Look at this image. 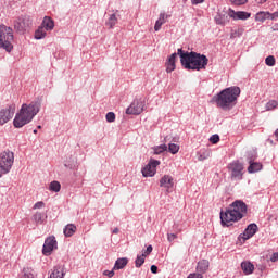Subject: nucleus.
I'll return each mask as SVG.
<instances>
[{
	"mask_svg": "<svg viewBox=\"0 0 278 278\" xmlns=\"http://www.w3.org/2000/svg\"><path fill=\"white\" fill-rule=\"evenodd\" d=\"M247 214V203L242 200L232 202L225 212H220V220L224 227H231L233 223L242 220Z\"/></svg>",
	"mask_w": 278,
	"mask_h": 278,
	"instance_id": "nucleus-1",
	"label": "nucleus"
},
{
	"mask_svg": "<svg viewBox=\"0 0 278 278\" xmlns=\"http://www.w3.org/2000/svg\"><path fill=\"white\" fill-rule=\"evenodd\" d=\"M178 55L180 56L181 65L187 71H202L207 66L210 60L204 54L197 52H184L182 49H178Z\"/></svg>",
	"mask_w": 278,
	"mask_h": 278,
	"instance_id": "nucleus-2",
	"label": "nucleus"
},
{
	"mask_svg": "<svg viewBox=\"0 0 278 278\" xmlns=\"http://www.w3.org/2000/svg\"><path fill=\"white\" fill-rule=\"evenodd\" d=\"M240 92V87H229L222 90L213 99L217 108H220V110H224L225 112H229V110H233V108H236Z\"/></svg>",
	"mask_w": 278,
	"mask_h": 278,
	"instance_id": "nucleus-3",
	"label": "nucleus"
},
{
	"mask_svg": "<svg viewBox=\"0 0 278 278\" xmlns=\"http://www.w3.org/2000/svg\"><path fill=\"white\" fill-rule=\"evenodd\" d=\"M38 112H40V103L38 102L22 104L20 112L16 113L13 119V126L15 129H21L22 127H25V125H29Z\"/></svg>",
	"mask_w": 278,
	"mask_h": 278,
	"instance_id": "nucleus-4",
	"label": "nucleus"
},
{
	"mask_svg": "<svg viewBox=\"0 0 278 278\" xmlns=\"http://www.w3.org/2000/svg\"><path fill=\"white\" fill-rule=\"evenodd\" d=\"M14 30L5 24L0 25V49H4L7 53H11L14 49Z\"/></svg>",
	"mask_w": 278,
	"mask_h": 278,
	"instance_id": "nucleus-5",
	"label": "nucleus"
},
{
	"mask_svg": "<svg viewBox=\"0 0 278 278\" xmlns=\"http://www.w3.org/2000/svg\"><path fill=\"white\" fill-rule=\"evenodd\" d=\"M14 166V152L7 150L0 153V173L8 175Z\"/></svg>",
	"mask_w": 278,
	"mask_h": 278,
	"instance_id": "nucleus-6",
	"label": "nucleus"
},
{
	"mask_svg": "<svg viewBox=\"0 0 278 278\" xmlns=\"http://www.w3.org/2000/svg\"><path fill=\"white\" fill-rule=\"evenodd\" d=\"M31 25H34V23L31 17L28 15L17 17L13 23V27L16 34H21L22 36L31 29Z\"/></svg>",
	"mask_w": 278,
	"mask_h": 278,
	"instance_id": "nucleus-7",
	"label": "nucleus"
},
{
	"mask_svg": "<svg viewBox=\"0 0 278 278\" xmlns=\"http://www.w3.org/2000/svg\"><path fill=\"white\" fill-rule=\"evenodd\" d=\"M228 170L231 179H237L240 181V179H242V170H244V165L240 163V161H233L228 165Z\"/></svg>",
	"mask_w": 278,
	"mask_h": 278,
	"instance_id": "nucleus-8",
	"label": "nucleus"
},
{
	"mask_svg": "<svg viewBox=\"0 0 278 278\" xmlns=\"http://www.w3.org/2000/svg\"><path fill=\"white\" fill-rule=\"evenodd\" d=\"M16 112V105L11 104L5 109L0 110V125H5L14 118V113Z\"/></svg>",
	"mask_w": 278,
	"mask_h": 278,
	"instance_id": "nucleus-9",
	"label": "nucleus"
},
{
	"mask_svg": "<svg viewBox=\"0 0 278 278\" xmlns=\"http://www.w3.org/2000/svg\"><path fill=\"white\" fill-rule=\"evenodd\" d=\"M144 112V101L142 99H135L131 104L126 109V114L138 116Z\"/></svg>",
	"mask_w": 278,
	"mask_h": 278,
	"instance_id": "nucleus-10",
	"label": "nucleus"
},
{
	"mask_svg": "<svg viewBox=\"0 0 278 278\" xmlns=\"http://www.w3.org/2000/svg\"><path fill=\"white\" fill-rule=\"evenodd\" d=\"M157 166H160V161L151 159L141 170L143 177H155V173H157Z\"/></svg>",
	"mask_w": 278,
	"mask_h": 278,
	"instance_id": "nucleus-11",
	"label": "nucleus"
},
{
	"mask_svg": "<svg viewBox=\"0 0 278 278\" xmlns=\"http://www.w3.org/2000/svg\"><path fill=\"white\" fill-rule=\"evenodd\" d=\"M54 249H58V241L55 240V237H49L46 239L43 243L42 253L46 256L51 255L53 253Z\"/></svg>",
	"mask_w": 278,
	"mask_h": 278,
	"instance_id": "nucleus-12",
	"label": "nucleus"
},
{
	"mask_svg": "<svg viewBox=\"0 0 278 278\" xmlns=\"http://www.w3.org/2000/svg\"><path fill=\"white\" fill-rule=\"evenodd\" d=\"M228 16L233 18V21H247L248 18H251V13L244 11H233L229 9Z\"/></svg>",
	"mask_w": 278,
	"mask_h": 278,
	"instance_id": "nucleus-13",
	"label": "nucleus"
},
{
	"mask_svg": "<svg viewBox=\"0 0 278 278\" xmlns=\"http://www.w3.org/2000/svg\"><path fill=\"white\" fill-rule=\"evenodd\" d=\"M174 186H175V179H173V176H170V175H164L160 179V187L165 188L166 192H170V190H173Z\"/></svg>",
	"mask_w": 278,
	"mask_h": 278,
	"instance_id": "nucleus-14",
	"label": "nucleus"
},
{
	"mask_svg": "<svg viewBox=\"0 0 278 278\" xmlns=\"http://www.w3.org/2000/svg\"><path fill=\"white\" fill-rule=\"evenodd\" d=\"M255 233H257V224H250L244 232L242 235H240V238H242L243 241H247L251 238H253V236H255Z\"/></svg>",
	"mask_w": 278,
	"mask_h": 278,
	"instance_id": "nucleus-15",
	"label": "nucleus"
},
{
	"mask_svg": "<svg viewBox=\"0 0 278 278\" xmlns=\"http://www.w3.org/2000/svg\"><path fill=\"white\" fill-rule=\"evenodd\" d=\"M177 55H179V50L177 51V53H173L167 62H166V73H173V71H175V62L177 60Z\"/></svg>",
	"mask_w": 278,
	"mask_h": 278,
	"instance_id": "nucleus-16",
	"label": "nucleus"
},
{
	"mask_svg": "<svg viewBox=\"0 0 278 278\" xmlns=\"http://www.w3.org/2000/svg\"><path fill=\"white\" fill-rule=\"evenodd\" d=\"M76 231H77V226H75V224H67L63 229V233L65 238H72V236H75Z\"/></svg>",
	"mask_w": 278,
	"mask_h": 278,
	"instance_id": "nucleus-17",
	"label": "nucleus"
},
{
	"mask_svg": "<svg viewBox=\"0 0 278 278\" xmlns=\"http://www.w3.org/2000/svg\"><path fill=\"white\" fill-rule=\"evenodd\" d=\"M166 21H168V15H166V13H161L154 25V31H160V29H162V25H164Z\"/></svg>",
	"mask_w": 278,
	"mask_h": 278,
	"instance_id": "nucleus-18",
	"label": "nucleus"
},
{
	"mask_svg": "<svg viewBox=\"0 0 278 278\" xmlns=\"http://www.w3.org/2000/svg\"><path fill=\"white\" fill-rule=\"evenodd\" d=\"M41 26L47 30V31H52L53 27H55V23L53 20L49 16H45L43 21L41 23Z\"/></svg>",
	"mask_w": 278,
	"mask_h": 278,
	"instance_id": "nucleus-19",
	"label": "nucleus"
},
{
	"mask_svg": "<svg viewBox=\"0 0 278 278\" xmlns=\"http://www.w3.org/2000/svg\"><path fill=\"white\" fill-rule=\"evenodd\" d=\"M127 264H129V260L127 257L117 258L114 264L113 270H123V268H125Z\"/></svg>",
	"mask_w": 278,
	"mask_h": 278,
	"instance_id": "nucleus-20",
	"label": "nucleus"
},
{
	"mask_svg": "<svg viewBox=\"0 0 278 278\" xmlns=\"http://www.w3.org/2000/svg\"><path fill=\"white\" fill-rule=\"evenodd\" d=\"M241 268H242L244 275H251V274H253V270H255V266L251 262H242Z\"/></svg>",
	"mask_w": 278,
	"mask_h": 278,
	"instance_id": "nucleus-21",
	"label": "nucleus"
},
{
	"mask_svg": "<svg viewBox=\"0 0 278 278\" xmlns=\"http://www.w3.org/2000/svg\"><path fill=\"white\" fill-rule=\"evenodd\" d=\"M33 220H34V223H36V225H42V223H45V220H47V215H45V213H42V212H36L33 215Z\"/></svg>",
	"mask_w": 278,
	"mask_h": 278,
	"instance_id": "nucleus-22",
	"label": "nucleus"
},
{
	"mask_svg": "<svg viewBox=\"0 0 278 278\" xmlns=\"http://www.w3.org/2000/svg\"><path fill=\"white\" fill-rule=\"evenodd\" d=\"M268 18H270V12L260 11L255 15V21L258 23H264V21H268Z\"/></svg>",
	"mask_w": 278,
	"mask_h": 278,
	"instance_id": "nucleus-23",
	"label": "nucleus"
},
{
	"mask_svg": "<svg viewBox=\"0 0 278 278\" xmlns=\"http://www.w3.org/2000/svg\"><path fill=\"white\" fill-rule=\"evenodd\" d=\"M50 278H64V267L56 266L50 274Z\"/></svg>",
	"mask_w": 278,
	"mask_h": 278,
	"instance_id": "nucleus-24",
	"label": "nucleus"
},
{
	"mask_svg": "<svg viewBox=\"0 0 278 278\" xmlns=\"http://www.w3.org/2000/svg\"><path fill=\"white\" fill-rule=\"evenodd\" d=\"M210 268V261L202 260L198 263L197 270L198 273H205Z\"/></svg>",
	"mask_w": 278,
	"mask_h": 278,
	"instance_id": "nucleus-25",
	"label": "nucleus"
},
{
	"mask_svg": "<svg viewBox=\"0 0 278 278\" xmlns=\"http://www.w3.org/2000/svg\"><path fill=\"white\" fill-rule=\"evenodd\" d=\"M47 31L42 26H39L38 29L35 31V39L42 40V38H47Z\"/></svg>",
	"mask_w": 278,
	"mask_h": 278,
	"instance_id": "nucleus-26",
	"label": "nucleus"
},
{
	"mask_svg": "<svg viewBox=\"0 0 278 278\" xmlns=\"http://www.w3.org/2000/svg\"><path fill=\"white\" fill-rule=\"evenodd\" d=\"M262 170V163H251L248 167L249 173H257Z\"/></svg>",
	"mask_w": 278,
	"mask_h": 278,
	"instance_id": "nucleus-27",
	"label": "nucleus"
},
{
	"mask_svg": "<svg viewBox=\"0 0 278 278\" xmlns=\"http://www.w3.org/2000/svg\"><path fill=\"white\" fill-rule=\"evenodd\" d=\"M62 189V185H60L59 181H52L49 186V190L51 192H60V190Z\"/></svg>",
	"mask_w": 278,
	"mask_h": 278,
	"instance_id": "nucleus-28",
	"label": "nucleus"
},
{
	"mask_svg": "<svg viewBox=\"0 0 278 278\" xmlns=\"http://www.w3.org/2000/svg\"><path fill=\"white\" fill-rule=\"evenodd\" d=\"M244 34V28L240 27L237 29H232L230 33V38H240Z\"/></svg>",
	"mask_w": 278,
	"mask_h": 278,
	"instance_id": "nucleus-29",
	"label": "nucleus"
},
{
	"mask_svg": "<svg viewBox=\"0 0 278 278\" xmlns=\"http://www.w3.org/2000/svg\"><path fill=\"white\" fill-rule=\"evenodd\" d=\"M116 23H118V18L116 17V14H112L106 22V25L110 27V29H112V27H114Z\"/></svg>",
	"mask_w": 278,
	"mask_h": 278,
	"instance_id": "nucleus-30",
	"label": "nucleus"
},
{
	"mask_svg": "<svg viewBox=\"0 0 278 278\" xmlns=\"http://www.w3.org/2000/svg\"><path fill=\"white\" fill-rule=\"evenodd\" d=\"M144 254L138 255L136 261H135V266L136 268H140V266H142V264H144Z\"/></svg>",
	"mask_w": 278,
	"mask_h": 278,
	"instance_id": "nucleus-31",
	"label": "nucleus"
},
{
	"mask_svg": "<svg viewBox=\"0 0 278 278\" xmlns=\"http://www.w3.org/2000/svg\"><path fill=\"white\" fill-rule=\"evenodd\" d=\"M168 151L173 155H176V153H179V146H177L176 143H169Z\"/></svg>",
	"mask_w": 278,
	"mask_h": 278,
	"instance_id": "nucleus-32",
	"label": "nucleus"
},
{
	"mask_svg": "<svg viewBox=\"0 0 278 278\" xmlns=\"http://www.w3.org/2000/svg\"><path fill=\"white\" fill-rule=\"evenodd\" d=\"M24 278H36V275H34V269L29 267L24 268Z\"/></svg>",
	"mask_w": 278,
	"mask_h": 278,
	"instance_id": "nucleus-33",
	"label": "nucleus"
},
{
	"mask_svg": "<svg viewBox=\"0 0 278 278\" xmlns=\"http://www.w3.org/2000/svg\"><path fill=\"white\" fill-rule=\"evenodd\" d=\"M167 149H168V146L161 144V146L154 148V153H155V155H160V153H164V151H166Z\"/></svg>",
	"mask_w": 278,
	"mask_h": 278,
	"instance_id": "nucleus-34",
	"label": "nucleus"
},
{
	"mask_svg": "<svg viewBox=\"0 0 278 278\" xmlns=\"http://www.w3.org/2000/svg\"><path fill=\"white\" fill-rule=\"evenodd\" d=\"M277 105H278L277 100H270L269 102L266 103L265 108L267 111H270V110H275Z\"/></svg>",
	"mask_w": 278,
	"mask_h": 278,
	"instance_id": "nucleus-35",
	"label": "nucleus"
},
{
	"mask_svg": "<svg viewBox=\"0 0 278 278\" xmlns=\"http://www.w3.org/2000/svg\"><path fill=\"white\" fill-rule=\"evenodd\" d=\"M275 56H273V55H269V56H267L266 59H265V64L267 65V66H275Z\"/></svg>",
	"mask_w": 278,
	"mask_h": 278,
	"instance_id": "nucleus-36",
	"label": "nucleus"
},
{
	"mask_svg": "<svg viewBox=\"0 0 278 278\" xmlns=\"http://www.w3.org/2000/svg\"><path fill=\"white\" fill-rule=\"evenodd\" d=\"M108 123H114L116 121V114L114 112L106 113Z\"/></svg>",
	"mask_w": 278,
	"mask_h": 278,
	"instance_id": "nucleus-37",
	"label": "nucleus"
},
{
	"mask_svg": "<svg viewBox=\"0 0 278 278\" xmlns=\"http://www.w3.org/2000/svg\"><path fill=\"white\" fill-rule=\"evenodd\" d=\"M215 22L217 25H227V21H225V17H223V15H217L215 17Z\"/></svg>",
	"mask_w": 278,
	"mask_h": 278,
	"instance_id": "nucleus-38",
	"label": "nucleus"
},
{
	"mask_svg": "<svg viewBox=\"0 0 278 278\" xmlns=\"http://www.w3.org/2000/svg\"><path fill=\"white\" fill-rule=\"evenodd\" d=\"M210 142H212V144H218V142H220V137L218 135H213L210 138Z\"/></svg>",
	"mask_w": 278,
	"mask_h": 278,
	"instance_id": "nucleus-39",
	"label": "nucleus"
},
{
	"mask_svg": "<svg viewBox=\"0 0 278 278\" xmlns=\"http://www.w3.org/2000/svg\"><path fill=\"white\" fill-rule=\"evenodd\" d=\"M207 157H210V152H207V151H205L202 154L198 155L199 162H203V160H207Z\"/></svg>",
	"mask_w": 278,
	"mask_h": 278,
	"instance_id": "nucleus-40",
	"label": "nucleus"
},
{
	"mask_svg": "<svg viewBox=\"0 0 278 278\" xmlns=\"http://www.w3.org/2000/svg\"><path fill=\"white\" fill-rule=\"evenodd\" d=\"M42 207H45V202L39 201L34 204L33 210H42Z\"/></svg>",
	"mask_w": 278,
	"mask_h": 278,
	"instance_id": "nucleus-41",
	"label": "nucleus"
},
{
	"mask_svg": "<svg viewBox=\"0 0 278 278\" xmlns=\"http://www.w3.org/2000/svg\"><path fill=\"white\" fill-rule=\"evenodd\" d=\"M151 253H153V245H148L147 250H144L141 255H144V257H147V255H151Z\"/></svg>",
	"mask_w": 278,
	"mask_h": 278,
	"instance_id": "nucleus-42",
	"label": "nucleus"
},
{
	"mask_svg": "<svg viewBox=\"0 0 278 278\" xmlns=\"http://www.w3.org/2000/svg\"><path fill=\"white\" fill-rule=\"evenodd\" d=\"M235 5H244L248 0H230Z\"/></svg>",
	"mask_w": 278,
	"mask_h": 278,
	"instance_id": "nucleus-43",
	"label": "nucleus"
},
{
	"mask_svg": "<svg viewBox=\"0 0 278 278\" xmlns=\"http://www.w3.org/2000/svg\"><path fill=\"white\" fill-rule=\"evenodd\" d=\"M168 242H173L174 240H177V235L175 233H168L167 235Z\"/></svg>",
	"mask_w": 278,
	"mask_h": 278,
	"instance_id": "nucleus-44",
	"label": "nucleus"
},
{
	"mask_svg": "<svg viewBox=\"0 0 278 278\" xmlns=\"http://www.w3.org/2000/svg\"><path fill=\"white\" fill-rule=\"evenodd\" d=\"M103 275H105V277L112 278L114 276V269L113 270H104Z\"/></svg>",
	"mask_w": 278,
	"mask_h": 278,
	"instance_id": "nucleus-45",
	"label": "nucleus"
},
{
	"mask_svg": "<svg viewBox=\"0 0 278 278\" xmlns=\"http://www.w3.org/2000/svg\"><path fill=\"white\" fill-rule=\"evenodd\" d=\"M270 262H278V252H275V253L271 255Z\"/></svg>",
	"mask_w": 278,
	"mask_h": 278,
	"instance_id": "nucleus-46",
	"label": "nucleus"
},
{
	"mask_svg": "<svg viewBox=\"0 0 278 278\" xmlns=\"http://www.w3.org/2000/svg\"><path fill=\"white\" fill-rule=\"evenodd\" d=\"M150 270H151V273H153V275H157V266L152 265V266L150 267Z\"/></svg>",
	"mask_w": 278,
	"mask_h": 278,
	"instance_id": "nucleus-47",
	"label": "nucleus"
},
{
	"mask_svg": "<svg viewBox=\"0 0 278 278\" xmlns=\"http://www.w3.org/2000/svg\"><path fill=\"white\" fill-rule=\"evenodd\" d=\"M205 0H191L192 5H199L200 3H203Z\"/></svg>",
	"mask_w": 278,
	"mask_h": 278,
	"instance_id": "nucleus-48",
	"label": "nucleus"
},
{
	"mask_svg": "<svg viewBox=\"0 0 278 278\" xmlns=\"http://www.w3.org/2000/svg\"><path fill=\"white\" fill-rule=\"evenodd\" d=\"M271 21H275V18H278V12H274L273 14L270 13V17Z\"/></svg>",
	"mask_w": 278,
	"mask_h": 278,
	"instance_id": "nucleus-49",
	"label": "nucleus"
},
{
	"mask_svg": "<svg viewBox=\"0 0 278 278\" xmlns=\"http://www.w3.org/2000/svg\"><path fill=\"white\" fill-rule=\"evenodd\" d=\"M121 230L118 228L113 229V233H118Z\"/></svg>",
	"mask_w": 278,
	"mask_h": 278,
	"instance_id": "nucleus-50",
	"label": "nucleus"
},
{
	"mask_svg": "<svg viewBox=\"0 0 278 278\" xmlns=\"http://www.w3.org/2000/svg\"><path fill=\"white\" fill-rule=\"evenodd\" d=\"M257 1V3H266V1H268V0H256Z\"/></svg>",
	"mask_w": 278,
	"mask_h": 278,
	"instance_id": "nucleus-51",
	"label": "nucleus"
},
{
	"mask_svg": "<svg viewBox=\"0 0 278 278\" xmlns=\"http://www.w3.org/2000/svg\"><path fill=\"white\" fill-rule=\"evenodd\" d=\"M71 166H73L72 164L65 163V167L66 168H71Z\"/></svg>",
	"mask_w": 278,
	"mask_h": 278,
	"instance_id": "nucleus-52",
	"label": "nucleus"
},
{
	"mask_svg": "<svg viewBox=\"0 0 278 278\" xmlns=\"http://www.w3.org/2000/svg\"><path fill=\"white\" fill-rule=\"evenodd\" d=\"M37 129H42V126H37Z\"/></svg>",
	"mask_w": 278,
	"mask_h": 278,
	"instance_id": "nucleus-53",
	"label": "nucleus"
},
{
	"mask_svg": "<svg viewBox=\"0 0 278 278\" xmlns=\"http://www.w3.org/2000/svg\"><path fill=\"white\" fill-rule=\"evenodd\" d=\"M33 134H38V130L35 129V130L33 131Z\"/></svg>",
	"mask_w": 278,
	"mask_h": 278,
	"instance_id": "nucleus-54",
	"label": "nucleus"
},
{
	"mask_svg": "<svg viewBox=\"0 0 278 278\" xmlns=\"http://www.w3.org/2000/svg\"><path fill=\"white\" fill-rule=\"evenodd\" d=\"M2 176H3V174L0 173V177H2Z\"/></svg>",
	"mask_w": 278,
	"mask_h": 278,
	"instance_id": "nucleus-55",
	"label": "nucleus"
}]
</instances>
